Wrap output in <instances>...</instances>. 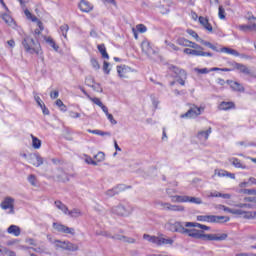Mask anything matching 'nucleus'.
<instances>
[{
	"label": "nucleus",
	"instance_id": "nucleus-1",
	"mask_svg": "<svg viewBox=\"0 0 256 256\" xmlns=\"http://www.w3.org/2000/svg\"><path fill=\"white\" fill-rule=\"evenodd\" d=\"M166 229L171 231V233H181V235H188L193 239H201V241H225V233L218 236L217 234H203V231L198 229H189L183 227V222L169 221L166 223Z\"/></svg>",
	"mask_w": 256,
	"mask_h": 256
},
{
	"label": "nucleus",
	"instance_id": "nucleus-2",
	"mask_svg": "<svg viewBox=\"0 0 256 256\" xmlns=\"http://www.w3.org/2000/svg\"><path fill=\"white\" fill-rule=\"evenodd\" d=\"M22 46L26 53L30 55H42L41 52V43L35 41L31 36H25L22 40Z\"/></svg>",
	"mask_w": 256,
	"mask_h": 256
},
{
	"label": "nucleus",
	"instance_id": "nucleus-3",
	"mask_svg": "<svg viewBox=\"0 0 256 256\" xmlns=\"http://www.w3.org/2000/svg\"><path fill=\"white\" fill-rule=\"evenodd\" d=\"M112 213H114V215H118L119 217H129V215L133 213V207H131L129 204H120L112 208Z\"/></svg>",
	"mask_w": 256,
	"mask_h": 256
},
{
	"label": "nucleus",
	"instance_id": "nucleus-4",
	"mask_svg": "<svg viewBox=\"0 0 256 256\" xmlns=\"http://www.w3.org/2000/svg\"><path fill=\"white\" fill-rule=\"evenodd\" d=\"M226 65H229V68H225V71H233L234 69H237L238 71H240L241 73H243V75H248L249 77H251L253 75V72L251 71V69H249V67H247L244 64H239L237 62H227Z\"/></svg>",
	"mask_w": 256,
	"mask_h": 256
},
{
	"label": "nucleus",
	"instance_id": "nucleus-5",
	"mask_svg": "<svg viewBox=\"0 0 256 256\" xmlns=\"http://www.w3.org/2000/svg\"><path fill=\"white\" fill-rule=\"evenodd\" d=\"M197 221H201L203 223H223V221H225V216L199 215L197 216Z\"/></svg>",
	"mask_w": 256,
	"mask_h": 256
},
{
	"label": "nucleus",
	"instance_id": "nucleus-6",
	"mask_svg": "<svg viewBox=\"0 0 256 256\" xmlns=\"http://www.w3.org/2000/svg\"><path fill=\"white\" fill-rule=\"evenodd\" d=\"M225 211L228 213H232L233 215H242L244 219H255L256 217V211L251 212V211H243L241 209H231V208H225Z\"/></svg>",
	"mask_w": 256,
	"mask_h": 256
},
{
	"label": "nucleus",
	"instance_id": "nucleus-7",
	"mask_svg": "<svg viewBox=\"0 0 256 256\" xmlns=\"http://www.w3.org/2000/svg\"><path fill=\"white\" fill-rule=\"evenodd\" d=\"M52 227L58 233H64L65 235H75V228H70L69 226H65L64 224L54 222L52 224Z\"/></svg>",
	"mask_w": 256,
	"mask_h": 256
},
{
	"label": "nucleus",
	"instance_id": "nucleus-8",
	"mask_svg": "<svg viewBox=\"0 0 256 256\" xmlns=\"http://www.w3.org/2000/svg\"><path fill=\"white\" fill-rule=\"evenodd\" d=\"M161 207H163L164 211H174L176 213H183L185 211V206L183 205H173L167 202H161Z\"/></svg>",
	"mask_w": 256,
	"mask_h": 256
},
{
	"label": "nucleus",
	"instance_id": "nucleus-9",
	"mask_svg": "<svg viewBox=\"0 0 256 256\" xmlns=\"http://www.w3.org/2000/svg\"><path fill=\"white\" fill-rule=\"evenodd\" d=\"M201 115V107L193 106L186 113L182 114L181 119H195V117H199Z\"/></svg>",
	"mask_w": 256,
	"mask_h": 256
},
{
	"label": "nucleus",
	"instance_id": "nucleus-10",
	"mask_svg": "<svg viewBox=\"0 0 256 256\" xmlns=\"http://www.w3.org/2000/svg\"><path fill=\"white\" fill-rule=\"evenodd\" d=\"M13 203H15V199L11 197H6L4 201L1 202L0 207L1 209H4V211L10 209V213H15V206L13 205Z\"/></svg>",
	"mask_w": 256,
	"mask_h": 256
},
{
	"label": "nucleus",
	"instance_id": "nucleus-11",
	"mask_svg": "<svg viewBox=\"0 0 256 256\" xmlns=\"http://www.w3.org/2000/svg\"><path fill=\"white\" fill-rule=\"evenodd\" d=\"M28 162L31 165H34V167H41L43 165V157L41 155L35 153V154H30L28 156Z\"/></svg>",
	"mask_w": 256,
	"mask_h": 256
},
{
	"label": "nucleus",
	"instance_id": "nucleus-12",
	"mask_svg": "<svg viewBox=\"0 0 256 256\" xmlns=\"http://www.w3.org/2000/svg\"><path fill=\"white\" fill-rule=\"evenodd\" d=\"M226 83L229 85L232 91H236L237 93H245V87L243 84L233 80H227Z\"/></svg>",
	"mask_w": 256,
	"mask_h": 256
},
{
	"label": "nucleus",
	"instance_id": "nucleus-13",
	"mask_svg": "<svg viewBox=\"0 0 256 256\" xmlns=\"http://www.w3.org/2000/svg\"><path fill=\"white\" fill-rule=\"evenodd\" d=\"M79 9L80 11H82V13H89L93 11V6L88 1L81 0V2L79 3Z\"/></svg>",
	"mask_w": 256,
	"mask_h": 256
},
{
	"label": "nucleus",
	"instance_id": "nucleus-14",
	"mask_svg": "<svg viewBox=\"0 0 256 256\" xmlns=\"http://www.w3.org/2000/svg\"><path fill=\"white\" fill-rule=\"evenodd\" d=\"M198 21L200 23V25H202V27H204V29H206V31H209L210 33L213 31V26L211 25V23H209V19L200 16L198 18Z\"/></svg>",
	"mask_w": 256,
	"mask_h": 256
},
{
	"label": "nucleus",
	"instance_id": "nucleus-15",
	"mask_svg": "<svg viewBox=\"0 0 256 256\" xmlns=\"http://www.w3.org/2000/svg\"><path fill=\"white\" fill-rule=\"evenodd\" d=\"M7 233L9 235H14V237H19V235H21V228L17 225L12 224L7 228Z\"/></svg>",
	"mask_w": 256,
	"mask_h": 256
},
{
	"label": "nucleus",
	"instance_id": "nucleus-16",
	"mask_svg": "<svg viewBox=\"0 0 256 256\" xmlns=\"http://www.w3.org/2000/svg\"><path fill=\"white\" fill-rule=\"evenodd\" d=\"M168 69H169V71L174 72V74H175L174 77L175 78L181 77V75H183V77H184L185 73H187L185 70H183V69H181V68H179V67H177L173 64L169 65Z\"/></svg>",
	"mask_w": 256,
	"mask_h": 256
},
{
	"label": "nucleus",
	"instance_id": "nucleus-17",
	"mask_svg": "<svg viewBox=\"0 0 256 256\" xmlns=\"http://www.w3.org/2000/svg\"><path fill=\"white\" fill-rule=\"evenodd\" d=\"M141 47H142V51H143V53H145V55H155V51L151 47V43L142 42Z\"/></svg>",
	"mask_w": 256,
	"mask_h": 256
},
{
	"label": "nucleus",
	"instance_id": "nucleus-18",
	"mask_svg": "<svg viewBox=\"0 0 256 256\" xmlns=\"http://www.w3.org/2000/svg\"><path fill=\"white\" fill-rule=\"evenodd\" d=\"M212 130L211 128L205 130V131H200L197 134V139H199L200 141H207V139H209V135H211Z\"/></svg>",
	"mask_w": 256,
	"mask_h": 256
},
{
	"label": "nucleus",
	"instance_id": "nucleus-19",
	"mask_svg": "<svg viewBox=\"0 0 256 256\" xmlns=\"http://www.w3.org/2000/svg\"><path fill=\"white\" fill-rule=\"evenodd\" d=\"M173 243L174 241L171 238H156V245H158V247H161V245H173Z\"/></svg>",
	"mask_w": 256,
	"mask_h": 256
},
{
	"label": "nucleus",
	"instance_id": "nucleus-20",
	"mask_svg": "<svg viewBox=\"0 0 256 256\" xmlns=\"http://www.w3.org/2000/svg\"><path fill=\"white\" fill-rule=\"evenodd\" d=\"M54 205H55V207H57L59 209V211H62V213H64V215H67L69 213V207H67V205H65L60 200H56L54 202Z\"/></svg>",
	"mask_w": 256,
	"mask_h": 256
},
{
	"label": "nucleus",
	"instance_id": "nucleus-21",
	"mask_svg": "<svg viewBox=\"0 0 256 256\" xmlns=\"http://www.w3.org/2000/svg\"><path fill=\"white\" fill-rule=\"evenodd\" d=\"M172 203H189V196H172Z\"/></svg>",
	"mask_w": 256,
	"mask_h": 256
},
{
	"label": "nucleus",
	"instance_id": "nucleus-22",
	"mask_svg": "<svg viewBox=\"0 0 256 256\" xmlns=\"http://www.w3.org/2000/svg\"><path fill=\"white\" fill-rule=\"evenodd\" d=\"M229 161L236 169H247V166L242 164L238 158H231Z\"/></svg>",
	"mask_w": 256,
	"mask_h": 256
},
{
	"label": "nucleus",
	"instance_id": "nucleus-23",
	"mask_svg": "<svg viewBox=\"0 0 256 256\" xmlns=\"http://www.w3.org/2000/svg\"><path fill=\"white\" fill-rule=\"evenodd\" d=\"M58 171H60L61 173L57 176L58 181H61L62 183H67V181H69V174L63 171V168L58 169Z\"/></svg>",
	"mask_w": 256,
	"mask_h": 256
},
{
	"label": "nucleus",
	"instance_id": "nucleus-24",
	"mask_svg": "<svg viewBox=\"0 0 256 256\" xmlns=\"http://www.w3.org/2000/svg\"><path fill=\"white\" fill-rule=\"evenodd\" d=\"M97 49L103 59H109V53H107V48L105 47V44L98 45Z\"/></svg>",
	"mask_w": 256,
	"mask_h": 256
},
{
	"label": "nucleus",
	"instance_id": "nucleus-25",
	"mask_svg": "<svg viewBox=\"0 0 256 256\" xmlns=\"http://www.w3.org/2000/svg\"><path fill=\"white\" fill-rule=\"evenodd\" d=\"M66 215L74 219H77V217H81L82 213H81V210H79L78 208H74L72 210H68V214Z\"/></svg>",
	"mask_w": 256,
	"mask_h": 256
},
{
	"label": "nucleus",
	"instance_id": "nucleus-26",
	"mask_svg": "<svg viewBox=\"0 0 256 256\" xmlns=\"http://www.w3.org/2000/svg\"><path fill=\"white\" fill-rule=\"evenodd\" d=\"M32 137V147L33 149H41V145L42 142L39 138H37L36 136H33V134H31Z\"/></svg>",
	"mask_w": 256,
	"mask_h": 256
},
{
	"label": "nucleus",
	"instance_id": "nucleus-27",
	"mask_svg": "<svg viewBox=\"0 0 256 256\" xmlns=\"http://www.w3.org/2000/svg\"><path fill=\"white\" fill-rule=\"evenodd\" d=\"M177 45H180L182 47H189L191 46V41H189L186 38L180 37L176 40Z\"/></svg>",
	"mask_w": 256,
	"mask_h": 256
},
{
	"label": "nucleus",
	"instance_id": "nucleus-28",
	"mask_svg": "<svg viewBox=\"0 0 256 256\" xmlns=\"http://www.w3.org/2000/svg\"><path fill=\"white\" fill-rule=\"evenodd\" d=\"M88 133H92V135H100L101 137H104V135H107L108 137H111V132H104L101 130H87Z\"/></svg>",
	"mask_w": 256,
	"mask_h": 256
},
{
	"label": "nucleus",
	"instance_id": "nucleus-29",
	"mask_svg": "<svg viewBox=\"0 0 256 256\" xmlns=\"http://www.w3.org/2000/svg\"><path fill=\"white\" fill-rule=\"evenodd\" d=\"M201 45H204V47H208L209 49H212V51H216L217 53H219V49L217 48V46L211 44V42L205 41V40H200Z\"/></svg>",
	"mask_w": 256,
	"mask_h": 256
},
{
	"label": "nucleus",
	"instance_id": "nucleus-30",
	"mask_svg": "<svg viewBox=\"0 0 256 256\" xmlns=\"http://www.w3.org/2000/svg\"><path fill=\"white\" fill-rule=\"evenodd\" d=\"M2 19L7 25H15V20L9 14H2Z\"/></svg>",
	"mask_w": 256,
	"mask_h": 256
},
{
	"label": "nucleus",
	"instance_id": "nucleus-31",
	"mask_svg": "<svg viewBox=\"0 0 256 256\" xmlns=\"http://www.w3.org/2000/svg\"><path fill=\"white\" fill-rule=\"evenodd\" d=\"M24 14L26 15L27 19L32 21L33 23H37L38 18L37 16L33 15L29 9L24 10Z\"/></svg>",
	"mask_w": 256,
	"mask_h": 256
},
{
	"label": "nucleus",
	"instance_id": "nucleus-32",
	"mask_svg": "<svg viewBox=\"0 0 256 256\" xmlns=\"http://www.w3.org/2000/svg\"><path fill=\"white\" fill-rule=\"evenodd\" d=\"M66 251H79V246L70 241H66Z\"/></svg>",
	"mask_w": 256,
	"mask_h": 256
},
{
	"label": "nucleus",
	"instance_id": "nucleus-33",
	"mask_svg": "<svg viewBox=\"0 0 256 256\" xmlns=\"http://www.w3.org/2000/svg\"><path fill=\"white\" fill-rule=\"evenodd\" d=\"M234 207H239L240 209H255V205L253 204H247V203H238L233 204Z\"/></svg>",
	"mask_w": 256,
	"mask_h": 256
},
{
	"label": "nucleus",
	"instance_id": "nucleus-34",
	"mask_svg": "<svg viewBox=\"0 0 256 256\" xmlns=\"http://www.w3.org/2000/svg\"><path fill=\"white\" fill-rule=\"evenodd\" d=\"M46 43H48V45H50V47H52L54 51H59V46L55 43V40H53V38L48 37L46 39Z\"/></svg>",
	"mask_w": 256,
	"mask_h": 256
},
{
	"label": "nucleus",
	"instance_id": "nucleus-35",
	"mask_svg": "<svg viewBox=\"0 0 256 256\" xmlns=\"http://www.w3.org/2000/svg\"><path fill=\"white\" fill-rule=\"evenodd\" d=\"M186 32L188 33V35L196 39V41L201 43L202 39L199 37V34H197V32H195L193 29H188Z\"/></svg>",
	"mask_w": 256,
	"mask_h": 256
},
{
	"label": "nucleus",
	"instance_id": "nucleus-36",
	"mask_svg": "<svg viewBox=\"0 0 256 256\" xmlns=\"http://www.w3.org/2000/svg\"><path fill=\"white\" fill-rule=\"evenodd\" d=\"M143 239L146 241H149V243H154L156 245L157 243V236H151L149 234H144Z\"/></svg>",
	"mask_w": 256,
	"mask_h": 256
},
{
	"label": "nucleus",
	"instance_id": "nucleus-37",
	"mask_svg": "<svg viewBox=\"0 0 256 256\" xmlns=\"http://www.w3.org/2000/svg\"><path fill=\"white\" fill-rule=\"evenodd\" d=\"M188 203H194L195 205H201L203 203V200H201V198L188 196Z\"/></svg>",
	"mask_w": 256,
	"mask_h": 256
},
{
	"label": "nucleus",
	"instance_id": "nucleus-38",
	"mask_svg": "<svg viewBox=\"0 0 256 256\" xmlns=\"http://www.w3.org/2000/svg\"><path fill=\"white\" fill-rule=\"evenodd\" d=\"M90 63L96 71H99L101 69V65L99 64V61H97L96 58H91Z\"/></svg>",
	"mask_w": 256,
	"mask_h": 256
},
{
	"label": "nucleus",
	"instance_id": "nucleus-39",
	"mask_svg": "<svg viewBox=\"0 0 256 256\" xmlns=\"http://www.w3.org/2000/svg\"><path fill=\"white\" fill-rule=\"evenodd\" d=\"M225 53H227V55H233V57H239V55H241L237 52V50L227 47L225 48Z\"/></svg>",
	"mask_w": 256,
	"mask_h": 256
},
{
	"label": "nucleus",
	"instance_id": "nucleus-40",
	"mask_svg": "<svg viewBox=\"0 0 256 256\" xmlns=\"http://www.w3.org/2000/svg\"><path fill=\"white\" fill-rule=\"evenodd\" d=\"M60 31H61L64 39H67V32L69 31V25L63 24L62 26H60Z\"/></svg>",
	"mask_w": 256,
	"mask_h": 256
},
{
	"label": "nucleus",
	"instance_id": "nucleus-41",
	"mask_svg": "<svg viewBox=\"0 0 256 256\" xmlns=\"http://www.w3.org/2000/svg\"><path fill=\"white\" fill-rule=\"evenodd\" d=\"M176 79V82L179 83V85L185 86V79H187V73L176 77Z\"/></svg>",
	"mask_w": 256,
	"mask_h": 256
},
{
	"label": "nucleus",
	"instance_id": "nucleus-42",
	"mask_svg": "<svg viewBox=\"0 0 256 256\" xmlns=\"http://www.w3.org/2000/svg\"><path fill=\"white\" fill-rule=\"evenodd\" d=\"M194 71L200 75H207V73H211V70L208 68H195Z\"/></svg>",
	"mask_w": 256,
	"mask_h": 256
},
{
	"label": "nucleus",
	"instance_id": "nucleus-43",
	"mask_svg": "<svg viewBox=\"0 0 256 256\" xmlns=\"http://www.w3.org/2000/svg\"><path fill=\"white\" fill-rule=\"evenodd\" d=\"M197 228L201 229V230H198V231H202L203 235H205V231H211V227H209V226H207L205 224H201V223L197 224Z\"/></svg>",
	"mask_w": 256,
	"mask_h": 256
},
{
	"label": "nucleus",
	"instance_id": "nucleus-44",
	"mask_svg": "<svg viewBox=\"0 0 256 256\" xmlns=\"http://www.w3.org/2000/svg\"><path fill=\"white\" fill-rule=\"evenodd\" d=\"M106 195L108 197H115V195H119V191H117V188L114 187V188L109 189L108 191H106Z\"/></svg>",
	"mask_w": 256,
	"mask_h": 256
},
{
	"label": "nucleus",
	"instance_id": "nucleus-45",
	"mask_svg": "<svg viewBox=\"0 0 256 256\" xmlns=\"http://www.w3.org/2000/svg\"><path fill=\"white\" fill-rule=\"evenodd\" d=\"M28 182L33 186L37 187V178L35 177V174H31L28 176Z\"/></svg>",
	"mask_w": 256,
	"mask_h": 256
},
{
	"label": "nucleus",
	"instance_id": "nucleus-46",
	"mask_svg": "<svg viewBox=\"0 0 256 256\" xmlns=\"http://www.w3.org/2000/svg\"><path fill=\"white\" fill-rule=\"evenodd\" d=\"M94 158L98 163H101V161H105V153L104 152H98Z\"/></svg>",
	"mask_w": 256,
	"mask_h": 256
},
{
	"label": "nucleus",
	"instance_id": "nucleus-47",
	"mask_svg": "<svg viewBox=\"0 0 256 256\" xmlns=\"http://www.w3.org/2000/svg\"><path fill=\"white\" fill-rule=\"evenodd\" d=\"M165 45H167V47H170V49H172L173 51L181 50L180 47H177L174 43L169 42V40H165Z\"/></svg>",
	"mask_w": 256,
	"mask_h": 256
},
{
	"label": "nucleus",
	"instance_id": "nucleus-48",
	"mask_svg": "<svg viewBox=\"0 0 256 256\" xmlns=\"http://www.w3.org/2000/svg\"><path fill=\"white\" fill-rule=\"evenodd\" d=\"M88 99H90V101H92V103H94L95 105H98V107H101L103 105V102H101V99L97 98V97H91L88 96Z\"/></svg>",
	"mask_w": 256,
	"mask_h": 256
},
{
	"label": "nucleus",
	"instance_id": "nucleus-49",
	"mask_svg": "<svg viewBox=\"0 0 256 256\" xmlns=\"http://www.w3.org/2000/svg\"><path fill=\"white\" fill-rule=\"evenodd\" d=\"M55 243H59L56 246L59 247L60 249H64V251H66L67 241L55 240Z\"/></svg>",
	"mask_w": 256,
	"mask_h": 256
},
{
	"label": "nucleus",
	"instance_id": "nucleus-50",
	"mask_svg": "<svg viewBox=\"0 0 256 256\" xmlns=\"http://www.w3.org/2000/svg\"><path fill=\"white\" fill-rule=\"evenodd\" d=\"M110 63L107 61L103 62V71L106 75H109L111 73V68H109Z\"/></svg>",
	"mask_w": 256,
	"mask_h": 256
},
{
	"label": "nucleus",
	"instance_id": "nucleus-51",
	"mask_svg": "<svg viewBox=\"0 0 256 256\" xmlns=\"http://www.w3.org/2000/svg\"><path fill=\"white\" fill-rule=\"evenodd\" d=\"M116 187V191H118V194L122 191H125V189H131V186H125V184H119Z\"/></svg>",
	"mask_w": 256,
	"mask_h": 256
},
{
	"label": "nucleus",
	"instance_id": "nucleus-52",
	"mask_svg": "<svg viewBox=\"0 0 256 256\" xmlns=\"http://www.w3.org/2000/svg\"><path fill=\"white\" fill-rule=\"evenodd\" d=\"M240 193H244L245 195H256V189H242Z\"/></svg>",
	"mask_w": 256,
	"mask_h": 256
},
{
	"label": "nucleus",
	"instance_id": "nucleus-53",
	"mask_svg": "<svg viewBox=\"0 0 256 256\" xmlns=\"http://www.w3.org/2000/svg\"><path fill=\"white\" fill-rule=\"evenodd\" d=\"M208 197H222V199H225V194L218 192V191H214L211 192Z\"/></svg>",
	"mask_w": 256,
	"mask_h": 256
},
{
	"label": "nucleus",
	"instance_id": "nucleus-54",
	"mask_svg": "<svg viewBox=\"0 0 256 256\" xmlns=\"http://www.w3.org/2000/svg\"><path fill=\"white\" fill-rule=\"evenodd\" d=\"M137 31H139V33H147V26H145L144 24H138L136 26Z\"/></svg>",
	"mask_w": 256,
	"mask_h": 256
},
{
	"label": "nucleus",
	"instance_id": "nucleus-55",
	"mask_svg": "<svg viewBox=\"0 0 256 256\" xmlns=\"http://www.w3.org/2000/svg\"><path fill=\"white\" fill-rule=\"evenodd\" d=\"M90 87L94 89L97 93H103V88H101L100 83H96L95 85H91Z\"/></svg>",
	"mask_w": 256,
	"mask_h": 256
},
{
	"label": "nucleus",
	"instance_id": "nucleus-56",
	"mask_svg": "<svg viewBox=\"0 0 256 256\" xmlns=\"http://www.w3.org/2000/svg\"><path fill=\"white\" fill-rule=\"evenodd\" d=\"M238 29L244 33H247V31H251V25H240L238 26Z\"/></svg>",
	"mask_w": 256,
	"mask_h": 256
},
{
	"label": "nucleus",
	"instance_id": "nucleus-57",
	"mask_svg": "<svg viewBox=\"0 0 256 256\" xmlns=\"http://www.w3.org/2000/svg\"><path fill=\"white\" fill-rule=\"evenodd\" d=\"M188 47H191L192 49H199L201 51H204V48L201 45H199L195 42H192V41L190 43V46H188Z\"/></svg>",
	"mask_w": 256,
	"mask_h": 256
},
{
	"label": "nucleus",
	"instance_id": "nucleus-58",
	"mask_svg": "<svg viewBox=\"0 0 256 256\" xmlns=\"http://www.w3.org/2000/svg\"><path fill=\"white\" fill-rule=\"evenodd\" d=\"M110 239H114L116 241H125V236L116 234L114 236H109Z\"/></svg>",
	"mask_w": 256,
	"mask_h": 256
},
{
	"label": "nucleus",
	"instance_id": "nucleus-59",
	"mask_svg": "<svg viewBox=\"0 0 256 256\" xmlns=\"http://www.w3.org/2000/svg\"><path fill=\"white\" fill-rule=\"evenodd\" d=\"M218 16L220 19H225V9L223 6H219Z\"/></svg>",
	"mask_w": 256,
	"mask_h": 256
},
{
	"label": "nucleus",
	"instance_id": "nucleus-60",
	"mask_svg": "<svg viewBox=\"0 0 256 256\" xmlns=\"http://www.w3.org/2000/svg\"><path fill=\"white\" fill-rule=\"evenodd\" d=\"M229 109H235L234 102H225V111H229Z\"/></svg>",
	"mask_w": 256,
	"mask_h": 256
},
{
	"label": "nucleus",
	"instance_id": "nucleus-61",
	"mask_svg": "<svg viewBox=\"0 0 256 256\" xmlns=\"http://www.w3.org/2000/svg\"><path fill=\"white\" fill-rule=\"evenodd\" d=\"M202 54H203V50H195V49H192V55L194 57H202Z\"/></svg>",
	"mask_w": 256,
	"mask_h": 256
},
{
	"label": "nucleus",
	"instance_id": "nucleus-62",
	"mask_svg": "<svg viewBox=\"0 0 256 256\" xmlns=\"http://www.w3.org/2000/svg\"><path fill=\"white\" fill-rule=\"evenodd\" d=\"M107 119L110 121L112 125H117V120L113 117V114L106 115Z\"/></svg>",
	"mask_w": 256,
	"mask_h": 256
},
{
	"label": "nucleus",
	"instance_id": "nucleus-63",
	"mask_svg": "<svg viewBox=\"0 0 256 256\" xmlns=\"http://www.w3.org/2000/svg\"><path fill=\"white\" fill-rule=\"evenodd\" d=\"M244 201L246 203H256V197H245Z\"/></svg>",
	"mask_w": 256,
	"mask_h": 256
},
{
	"label": "nucleus",
	"instance_id": "nucleus-64",
	"mask_svg": "<svg viewBox=\"0 0 256 256\" xmlns=\"http://www.w3.org/2000/svg\"><path fill=\"white\" fill-rule=\"evenodd\" d=\"M199 223L197 222H185L184 227H197Z\"/></svg>",
	"mask_w": 256,
	"mask_h": 256
}]
</instances>
